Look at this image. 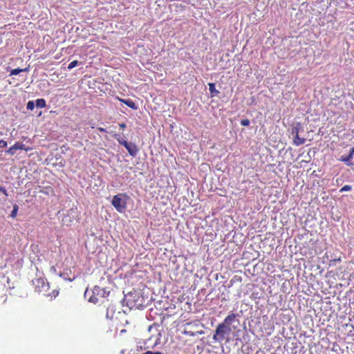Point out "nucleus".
<instances>
[{
	"label": "nucleus",
	"mask_w": 354,
	"mask_h": 354,
	"mask_svg": "<svg viewBox=\"0 0 354 354\" xmlns=\"http://www.w3.org/2000/svg\"><path fill=\"white\" fill-rule=\"evenodd\" d=\"M250 122L248 119H243L241 120V124L244 127H247L250 124Z\"/></svg>",
	"instance_id": "20"
},
{
	"label": "nucleus",
	"mask_w": 354,
	"mask_h": 354,
	"mask_svg": "<svg viewBox=\"0 0 354 354\" xmlns=\"http://www.w3.org/2000/svg\"><path fill=\"white\" fill-rule=\"evenodd\" d=\"M351 189H352V187L351 185H346L340 189L339 192H343L350 191V190H351Z\"/></svg>",
	"instance_id": "18"
},
{
	"label": "nucleus",
	"mask_w": 354,
	"mask_h": 354,
	"mask_svg": "<svg viewBox=\"0 0 354 354\" xmlns=\"http://www.w3.org/2000/svg\"><path fill=\"white\" fill-rule=\"evenodd\" d=\"M32 149L31 147H26V145H24V149H23V150L26 151H29Z\"/></svg>",
	"instance_id": "24"
},
{
	"label": "nucleus",
	"mask_w": 354,
	"mask_h": 354,
	"mask_svg": "<svg viewBox=\"0 0 354 354\" xmlns=\"http://www.w3.org/2000/svg\"><path fill=\"white\" fill-rule=\"evenodd\" d=\"M125 194H118L113 196L111 204L119 212H124L127 209V202L124 198Z\"/></svg>",
	"instance_id": "3"
},
{
	"label": "nucleus",
	"mask_w": 354,
	"mask_h": 354,
	"mask_svg": "<svg viewBox=\"0 0 354 354\" xmlns=\"http://www.w3.org/2000/svg\"><path fill=\"white\" fill-rule=\"evenodd\" d=\"M231 332V328L223 323L218 324L213 336L215 341L221 342L224 339L225 335Z\"/></svg>",
	"instance_id": "4"
},
{
	"label": "nucleus",
	"mask_w": 354,
	"mask_h": 354,
	"mask_svg": "<svg viewBox=\"0 0 354 354\" xmlns=\"http://www.w3.org/2000/svg\"><path fill=\"white\" fill-rule=\"evenodd\" d=\"M18 209H19V207L17 205H15L13 206V209L12 211L11 212V214L10 216L12 217V218H15L17 216V211H18Z\"/></svg>",
	"instance_id": "16"
},
{
	"label": "nucleus",
	"mask_w": 354,
	"mask_h": 354,
	"mask_svg": "<svg viewBox=\"0 0 354 354\" xmlns=\"http://www.w3.org/2000/svg\"><path fill=\"white\" fill-rule=\"evenodd\" d=\"M114 137L115 138L118 140V142H119V144L123 145V143L124 142H126V140H124L120 134H118V133H115L114 135Z\"/></svg>",
	"instance_id": "15"
},
{
	"label": "nucleus",
	"mask_w": 354,
	"mask_h": 354,
	"mask_svg": "<svg viewBox=\"0 0 354 354\" xmlns=\"http://www.w3.org/2000/svg\"><path fill=\"white\" fill-rule=\"evenodd\" d=\"M28 71V68H15V69H11L10 71V75H17L18 74H19L21 72H26Z\"/></svg>",
	"instance_id": "12"
},
{
	"label": "nucleus",
	"mask_w": 354,
	"mask_h": 354,
	"mask_svg": "<svg viewBox=\"0 0 354 354\" xmlns=\"http://www.w3.org/2000/svg\"><path fill=\"white\" fill-rule=\"evenodd\" d=\"M35 104L37 107L44 108L46 106V100L42 98L37 99L36 100Z\"/></svg>",
	"instance_id": "14"
},
{
	"label": "nucleus",
	"mask_w": 354,
	"mask_h": 354,
	"mask_svg": "<svg viewBox=\"0 0 354 354\" xmlns=\"http://www.w3.org/2000/svg\"><path fill=\"white\" fill-rule=\"evenodd\" d=\"M35 107V103L32 101H29L27 104V109L33 110Z\"/></svg>",
	"instance_id": "19"
},
{
	"label": "nucleus",
	"mask_w": 354,
	"mask_h": 354,
	"mask_svg": "<svg viewBox=\"0 0 354 354\" xmlns=\"http://www.w3.org/2000/svg\"><path fill=\"white\" fill-rule=\"evenodd\" d=\"M0 192H2L3 194L7 196V191L5 187H0Z\"/></svg>",
	"instance_id": "22"
},
{
	"label": "nucleus",
	"mask_w": 354,
	"mask_h": 354,
	"mask_svg": "<svg viewBox=\"0 0 354 354\" xmlns=\"http://www.w3.org/2000/svg\"><path fill=\"white\" fill-rule=\"evenodd\" d=\"M23 149H24V144L21 143V142H15V145H13L12 146H11L7 151H6V153L11 155V156H13L16 153V151L17 150H23Z\"/></svg>",
	"instance_id": "9"
},
{
	"label": "nucleus",
	"mask_w": 354,
	"mask_h": 354,
	"mask_svg": "<svg viewBox=\"0 0 354 354\" xmlns=\"http://www.w3.org/2000/svg\"><path fill=\"white\" fill-rule=\"evenodd\" d=\"M97 130L100 131V132H106V129L103 127H98Z\"/></svg>",
	"instance_id": "26"
},
{
	"label": "nucleus",
	"mask_w": 354,
	"mask_h": 354,
	"mask_svg": "<svg viewBox=\"0 0 354 354\" xmlns=\"http://www.w3.org/2000/svg\"><path fill=\"white\" fill-rule=\"evenodd\" d=\"M142 354H161V353L160 352H153V351H148Z\"/></svg>",
	"instance_id": "23"
},
{
	"label": "nucleus",
	"mask_w": 354,
	"mask_h": 354,
	"mask_svg": "<svg viewBox=\"0 0 354 354\" xmlns=\"http://www.w3.org/2000/svg\"><path fill=\"white\" fill-rule=\"evenodd\" d=\"M203 327V324L199 321H195L192 322H188L185 325L183 333L190 337H194L196 335H203L204 331L201 330H192V327Z\"/></svg>",
	"instance_id": "2"
},
{
	"label": "nucleus",
	"mask_w": 354,
	"mask_h": 354,
	"mask_svg": "<svg viewBox=\"0 0 354 354\" xmlns=\"http://www.w3.org/2000/svg\"><path fill=\"white\" fill-rule=\"evenodd\" d=\"M119 127L121 128V129H124L126 128V124L124 123H120L119 124Z\"/></svg>",
	"instance_id": "25"
},
{
	"label": "nucleus",
	"mask_w": 354,
	"mask_h": 354,
	"mask_svg": "<svg viewBox=\"0 0 354 354\" xmlns=\"http://www.w3.org/2000/svg\"><path fill=\"white\" fill-rule=\"evenodd\" d=\"M301 128V124L297 123L291 129V134L294 136L293 144L296 146L301 145L306 141V139L304 138H300L299 136V133Z\"/></svg>",
	"instance_id": "5"
},
{
	"label": "nucleus",
	"mask_w": 354,
	"mask_h": 354,
	"mask_svg": "<svg viewBox=\"0 0 354 354\" xmlns=\"http://www.w3.org/2000/svg\"><path fill=\"white\" fill-rule=\"evenodd\" d=\"M7 145H8V143L6 141H5L3 140H0V149L6 147H7Z\"/></svg>",
	"instance_id": "21"
},
{
	"label": "nucleus",
	"mask_w": 354,
	"mask_h": 354,
	"mask_svg": "<svg viewBox=\"0 0 354 354\" xmlns=\"http://www.w3.org/2000/svg\"><path fill=\"white\" fill-rule=\"evenodd\" d=\"M78 61L77 60H74L73 62H71L68 66V69L71 70L72 68H73L74 67H75L76 66H77L78 64Z\"/></svg>",
	"instance_id": "17"
},
{
	"label": "nucleus",
	"mask_w": 354,
	"mask_h": 354,
	"mask_svg": "<svg viewBox=\"0 0 354 354\" xmlns=\"http://www.w3.org/2000/svg\"><path fill=\"white\" fill-rule=\"evenodd\" d=\"M35 290L39 293H42L44 296L50 298H55L59 295L58 289L50 290V285L46 279L39 277L32 280Z\"/></svg>",
	"instance_id": "1"
},
{
	"label": "nucleus",
	"mask_w": 354,
	"mask_h": 354,
	"mask_svg": "<svg viewBox=\"0 0 354 354\" xmlns=\"http://www.w3.org/2000/svg\"><path fill=\"white\" fill-rule=\"evenodd\" d=\"M102 291L103 290L101 289L100 287L95 286L92 292V295L90 296L88 299V301L93 304H97L100 302L103 297L100 296V295Z\"/></svg>",
	"instance_id": "6"
},
{
	"label": "nucleus",
	"mask_w": 354,
	"mask_h": 354,
	"mask_svg": "<svg viewBox=\"0 0 354 354\" xmlns=\"http://www.w3.org/2000/svg\"><path fill=\"white\" fill-rule=\"evenodd\" d=\"M354 156V147H352L348 155L342 156L339 160L344 162L347 166L352 167L354 163L351 161Z\"/></svg>",
	"instance_id": "7"
},
{
	"label": "nucleus",
	"mask_w": 354,
	"mask_h": 354,
	"mask_svg": "<svg viewBox=\"0 0 354 354\" xmlns=\"http://www.w3.org/2000/svg\"><path fill=\"white\" fill-rule=\"evenodd\" d=\"M117 99L120 101L121 102L124 103V104H126L127 106H129V108L133 109V110H137L138 109V106L136 104V103L131 99H122V98H120V97H117Z\"/></svg>",
	"instance_id": "10"
},
{
	"label": "nucleus",
	"mask_w": 354,
	"mask_h": 354,
	"mask_svg": "<svg viewBox=\"0 0 354 354\" xmlns=\"http://www.w3.org/2000/svg\"><path fill=\"white\" fill-rule=\"evenodd\" d=\"M209 90L212 96H216L218 94L219 91L216 89L215 84L214 83H209Z\"/></svg>",
	"instance_id": "13"
},
{
	"label": "nucleus",
	"mask_w": 354,
	"mask_h": 354,
	"mask_svg": "<svg viewBox=\"0 0 354 354\" xmlns=\"http://www.w3.org/2000/svg\"><path fill=\"white\" fill-rule=\"evenodd\" d=\"M236 317L237 314L231 313L225 318L223 324L230 327V326L235 321Z\"/></svg>",
	"instance_id": "11"
},
{
	"label": "nucleus",
	"mask_w": 354,
	"mask_h": 354,
	"mask_svg": "<svg viewBox=\"0 0 354 354\" xmlns=\"http://www.w3.org/2000/svg\"><path fill=\"white\" fill-rule=\"evenodd\" d=\"M198 327H192V330H198Z\"/></svg>",
	"instance_id": "27"
},
{
	"label": "nucleus",
	"mask_w": 354,
	"mask_h": 354,
	"mask_svg": "<svg viewBox=\"0 0 354 354\" xmlns=\"http://www.w3.org/2000/svg\"><path fill=\"white\" fill-rule=\"evenodd\" d=\"M123 146L127 149L129 153L131 156L134 157L137 155V153L138 152V149L137 146L136 145V144L132 143V142H128L127 141H126V142H124Z\"/></svg>",
	"instance_id": "8"
}]
</instances>
